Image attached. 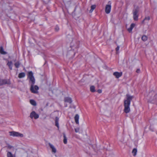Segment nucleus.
<instances>
[{
    "label": "nucleus",
    "instance_id": "nucleus-6",
    "mask_svg": "<svg viewBox=\"0 0 157 157\" xmlns=\"http://www.w3.org/2000/svg\"><path fill=\"white\" fill-rule=\"evenodd\" d=\"M138 11L136 9L133 12V17L135 21H137L138 20V15L137 14Z\"/></svg>",
    "mask_w": 157,
    "mask_h": 157
},
{
    "label": "nucleus",
    "instance_id": "nucleus-33",
    "mask_svg": "<svg viewBox=\"0 0 157 157\" xmlns=\"http://www.w3.org/2000/svg\"><path fill=\"white\" fill-rule=\"evenodd\" d=\"M7 65H8V66L9 67H10V63H9V62H8V63H7Z\"/></svg>",
    "mask_w": 157,
    "mask_h": 157
},
{
    "label": "nucleus",
    "instance_id": "nucleus-1",
    "mask_svg": "<svg viewBox=\"0 0 157 157\" xmlns=\"http://www.w3.org/2000/svg\"><path fill=\"white\" fill-rule=\"evenodd\" d=\"M28 77L30 79L29 82L32 83L30 87V90L31 92L34 94L38 93V90H39V87L37 86H34L33 85L35 83V79L33 76V74L32 71H31L29 72Z\"/></svg>",
    "mask_w": 157,
    "mask_h": 157
},
{
    "label": "nucleus",
    "instance_id": "nucleus-14",
    "mask_svg": "<svg viewBox=\"0 0 157 157\" xmlns=\"http://www.w3.org/2000/svg\"><path fill=\"white\" fill-rule=\"evenodd\" d=\"M64 101L65 102H68L69 103H71L72 102L71 98L69 97L65 98L64 99Z\"/></svg>",
    "mask_w": 157,
    "mask_h": 157
},
{
    "label": "nucleus",
    "instance_id": "nucleus-31",
    "mask_svg": "<svg viewBox=\"0 0 157 157\" xmlns=\"http://www.w3.org/2000/svg\"><path fill=\"white\" fill-rule=\"evenodd\" d=\"M145 21V20L144 19L143 20V21H142V22H141V23H142V24H144V22Z\"/></svg>",
    "mask_w": 157,
    "mask_h": 157
},
{
    "label": "nucleus",
    "instance_id": "nucleus-15",
    "mask_svg": "<svg viewBox=\"0 0 157 157\" xmlns=\"http://www.w3.org/2000/svg\"><path fill=\"white\" fill-rule=\"evenodd\" d=\"M63 143L65 144H66L67 143V137L66 136L65 134L64 133H63Z\"/></svg>",
    "mask_w": 157,
    "mask_h": 157
},
{
    "label": "nucleus",
    "instance_id": "nucleus-25",
    "mask_svg": "<svg viewBox=\"0 0 157 157\" xmlns=\"http://www.w3.org/2000/svg\"><path fill=\"white\" fill-rule=\"evenodd\" d=\"M144 19L145 20H147L148 21H149L150 19V17L148 16L147 17H145Z\"/></svg>",
    "mask_w": 157,
    "mask_h": 157
},
{
    "label": "nucleus",
    "instance_id": "nucleus-3",
    "mask_svg": "<svg viewBox=\"0 0 157 157\" xmlns=\"http://www.w3.org/2000/svg\"><path fill=\"white\" fill-rule=\"evenodd\" d=\"M148 97V101L157 104V94L154 95V92H151L149 93Z\"/></svg>",
    "mask_w": 157,
    "mask_h": 157
},
{
    "label": "nucleus",
    "instance_id": "nucleus-20",
    "mask_svg": "<svg viewBox=\"0 0 157 157\" xmlns=\"http://www.w3.org/2000/svg\"><path fill=\"white\" fill-rule=\"evenodd\" d=\"M90 90L92 92H94L95 91V87L94 86H92L90 87Z\"/></svg>",
    "mask_w": 157,
    "mask_h": 157
},
{
    "label": "nucleus",
    "instance_id": "nucleus-18",
    "mask_svg": "<svg viewBox=\"0 0 157 157\" xmlns=\"http://www.w3.org/2000/svg\"><path fill=\"white\" fill-rule=\"evenodd\" d=\"M30 102L31 104L35 106L36 105V101L33 100H31Z\"/></svg>",
    "mask_w": 157,
    "mask_h": 157
},
{
    "label": "nucleus",
    "instance_id": "nucleus-9",
    "mask_svg": "<svg viewBox=\"0 0 157 157\" xmlns=\"http://www.w3.org/2000/svg\"><path fill=\"white\" fill-rule=\"evenodd\" d=\"M48 144L50 148L52 149V152L54 153H56V150L54 146L50 143H49Z\"/></svg>",
    "mask_w": 157,
    "mask_h": 157
},
{
    "label": "nucleus",
    "instance_id": "nucleus-32",
    "mask_svg": "<svg viewBox=\"0 0 157 157\" xmlns=\"http://www.w3.org/2000/svg\"><path fill=\"white\" fill-rule=\"evenodd\" d=\"M118 50H116V53L117 54H118Z\"/></svg>",
    "mask_w": 157,
    "mask_h": 157
},
{
    "label": "nucleus",
    "instance_id": "nucleus-29",
    "mask_svg": "<svg viewBox=\"0 0 157 157\" xmlns=\"http://www.w3.org/2000/svg\"><path fill=\"white\" fill-rule=\"evenodd\" d=\"M10 157H16L15 155H13L10 152Z\"/></svg>",
    "mask_w": 157,
    "mask_h": 157
},
{
    "label": "nucleus",
    "instance_id": "nucleus-28",
    "mask_svg": "<svg viewBox=\"0 0 157 157\" xmlns=\"http://www.w3.org/2000/svg\"><path fill=\"white\" fill-rule=\"evenodd\" d=\"M97 92L99 93H101L102 92V90H101L99 89L98 90Z\"/></svg>",
    "mask_w": 157,
    "mask_h": 157
},
{
    "label": "nucleus",
    "instance_id": "nucleus-26",
    "mask_svg": "<svg viewBox=\"0 0 157 157\" xmlns=\"http://www.w3.org/2000/svg\"><path fill=\"white\" fill-rule=\"evenodd\" d=\"M55 29L57 31H58L59 30V26H56L55 27Z\"/></svg>",
    "mask_w": 157,
    "mask_h": 157
},
{
    "label": "nucleus",
    "instance_id": "nucleus-5",
    "mask_svg": "<svg viewBox=\"0 0 157 157\" xmlns=\"http://www.w3.org/2000/svg\"><path fill=\"white\" fill-rule=\"evenodd\" d=\"M30 117L31 119L34 118L35 119H36L39 118V115L36 113L35 111H33L30 114Z\"/></svg>",
    "mask_w": 157,
    "mask_h": 157
},
{
    "label": "nucleus",
    "instance_id": "nucleus-4",
    "mask_svg": "<svg viewBox=\"0 0 157 157\" xmlns=\"http://www.w3.org/2000/svg\"><path fill=\"white\" fill-rule=\"evenodd\" d=\"M11 136L14 137L16 136L20 137H22L24 136V135L22 134L15 131L10 132Z\"/></svg>",
    "mask_w": 157,
    "mask_h": 157
},
{
    "label": "nucleus",
    "instance_id": "nucleus-12",
    "mask_svg": "<svg viewBox=\"0 0 157 157\" xmlns=\"http://www.w3.org/2000/svg\"><path fill=\"white\" fill-rule=\"evenodd\" d=\"M8 83L7 80L5 79H0V86Z\"/></svg>",
    "mask_w": 157,
    "mask_h": 157
},
{
    "label": "nucleus",
    "instance_id": "nucleus-24",
    "mask_svg": "<svg viewBox=\"0 0 157 157\" xmlns=\"http://www.w3.org/2000/svg\"><path fill=\"white\" fill-rule=\"evenodd\" d=\"M75 132H79V128H75Z\"/></svg>",
    "mask_w": 157,
    "mask_h": 157
},
{
    "label": "nucleus",
    "instance_id": "nucleus-37",
    "mask_svg": "<svg viewBox=\"0 0 157 157\" xmlns=\"http://www.w3.org/2000/svg\"><path fill=\"white\" fill-rule=\"evenodd\" d=\"M14 149V150H15V151H16L15 149L14 148V149Z\"/></svg>",
    "mask_w": 157,
    "mask_h": 157
},
{
    "label": "nucleus",
    "instance_id": "nucleus-10",
    "mask_svg": "<svg viewBox=\"0 0 157 157\" xmlns=\"http://www.w3.org/2000/svg\"><path fill=\"white\" fill-rule=\"evenodd\" d=\"M59 118L58 117H56L55 120V125L57 127L58 129L59 128Z\"/></svg>",
    "mask_w": 157,
    "mask_h": 157
},
{
    "label": "nucleus",
    "instance_id": "nucleus-17",
    "mask_svg": "<svg viewBox=\"0 0 157 157\" xmlns=\"http://www.w3.org/2000/svg\"><path fill=\"white\" fill-rule=\"evenodd\" d=\"M96 6L95 5H92L91 6V9L90 10V12L92 13L94 10L96 8Z\"/></svg>",
    "mask_w": 157,
    "mask_h": 157
},
{
    "label": "nucleus",
    "instance_id": "nucleus-2",
    "mask_svg": "<svg viewBox=\"0 0 157 157\" xmlns=\"http://www.w3.org/2000/svg\"><path fill=\"white\" fill-rule=\"evenodd\" d=\"M126 99L124 100V112L127 113L130 111V105L131 101L133 98V96H131L129 94H127L126 95Z\"/></svg>",
    "mask_w": 157,
    "mask_h": 157
},
{
    "label": "nucleus",
    "instance_id": "nucleus-8",
    "mask_svg": "<svg viewBox=\"0 0 157 157\" xmlns=\"http://www.w3.org/2000/svg\"><path fill=\"white\" fill-rule=\"evenodd\" d=\"M122 75V72H115L113 73V75L115 76L117 78H118L121 77Z\"/></svg>",
    "mask_w": 157,
    "mask_h": 157
},
{
    "label": "nucleus",
    "instance_id": "nucleus-13",
    "mask_svg": "<svg viewBox=\"0 0 157 157\" xmlns=\"http://www.w3.org/2000/svg\"><path fill=\"white\" fill-rule=\"evenodd\" d=\"M75 123L77 124H79V116L78 114H76L75 117Z\"/></svg>",
    "mask_w": 157,
    "mask_h": 157
},
{
    "label": "nucleus",
    "instance_id": "nucleus-21",
    "mask_svg": "<svg viewBox=\"0 0 157 157\" xmlns=\"http://www.w3.org/2000/svg\"><path fill=\"white\" fill-rule=\"evenodd\" d=\"M20 64V63L19 62H17L14 64V65H15V67L17 68H18L19 67Z\"/></svg>",
    "mask_w": 157,
    "mask_h": 157
},
{
    "label": "nucleus",
    "instance_id": "nucleus-34",
    "mask_svg": "<svg viewBox=\"0 0 157 157\" xmlns=\"http://www.w3.org/2000/svg\"><path fill=\"white\" fill-rule=\"evenodd\" d=\"M119 48H120V47L118 46H117V47L115 49H119Z\"/></svg>",
    "mask_w": 157,
    "mask_h": 157
},
{
    "label": "nucleus",
    "instance_id": "nucleus-36",
    "mask_svg": "<svg viewBox=\"0 0 157 157\" xmlns=\"http://www.w3.org/2000/svg\"><path fill=\"white\" fill-rule=\"evenodd\" d=\"M0 49H3V47L2 46L0 47Z\"/></svg>",
    "mask_w": 157,
    "mask_h": 157
},
{
    "label": "nucleus",
    "instance_id": "nucleus-22",
    "mask_svg": "<svg viewBox=\"0 0 157 157\" xmlns=\"http://www.w3.org/2000/svg\"><path fill=\"white\" fill-rule=\"evenodd\" d=\"M137 149L136 148H134L133 149L132 151V153H134V154L133 155L134 156H135L136 155V153L137 152Z\"/></svg>",
    "mask_w": 157,
    "mask_h": 157
},
{
    "label": "nucleus",
    "instance_id": "nucleus-30",
    "mask_svg": "<svg viewBox=\"0 0 157 157\" xmlns=\"http://www.w3.org/2000/svg\"><path fill=\"white\" fill-rule=\"evenodd\" d=\"M7 156L8 157H10V152H8L7 153Z\"/></svg>",
    "mask_w": 157,
    "mask_h": 157
},
{
    "label": "nucleus",
    "instance_id": "nucleus-23",
    "mask_svg": "<svg viewBox=\"0 0 157 157\" xmlns=\"http://www.w3.org/2000/svg\"><path fill=\"white\" fill-rule=\"evenodd\" d=\"M0 53L2 54H5L6 52L4 51V50H0Z\"/></svg>",
    "mask_w": 157,
    "mask_h": 157
},
{
    "label": "nucleus",
    "instance_id": "nucleus-7",
    "mask_svg": "<svg viewBox=\"0 0 157 157\" xmlns=\"http://www.w3.org/2000/svg\"><path fill=\"white\" fill-rule=\"evenodd\" d=\"M111 5H106L105 8V12L107 14L109 13L111 11Z\"/></svg>",
    "mask_w": 157,
    "mask_h": 157
},
{
    "label": "nucleus",
    "instance_id": "nucleus-27",
    "mask_svg": "<svg viewBox=\"0 0 157 157\" xmlns=\"http://www.w3.org/2000/svg\"><path fill=\"white\" fill-rule=\"evenodd\" d=\"M140 70L139 69H137L136 71V72L137 73H140Z\"/></svg>",
    "mask_w": 157,
    "mask_h": 157
},
{
    "label": "nucleus",
    "instance_id": "nucleus-16",
    "mask_svg": "<svg viewBox=\"0 0 157 157\" xmlns=\"http://www.w3.org/2000/svg\"><path fill=\"white\" fill-rule=\"evenodd\" d=\"M25 76V73L24 72H22L18 74V77L19 78H21L24 77Z\"/></svg>",
    "mask_w": 157,
    "mask_h": 157
},
{
    "label": "nucleus",
    "instance_id": "nucleus-11",
    "mask_svg": "<svg viewBox=\"0 0 157 157\" xmlns=\"http://www.w3.org/2000/svg\"><path fill=\"white\" fill-rule=\"evenodd\" d=\"M135 25L134 23H132L130 27L128 29V30L129 33L132 32V30L135 26Z\"/></svg>",
    "mask_w": 157,
    "mask_h": 157
},
{
    "label": "nucleus",
    "instance_id": "nucleus-19",
    "mask_svg": "<svg viewBox=\"0 0 157 157\" xmlns=\"http://www.w3.org/2000/svg\"><path fill=\"white\" fill-rule=\"evenodd\" d=\"M142 40L144 41H145L147 39V37L145 35L141 37Z\"/></svg>",
    "mask_w": 157,
    "mask_h": 157
},
{
    "label": "nucleus",
    "instance_id": "nucleus-35",
    "mask_svg": "<svg viewBox=\"0 0 157 157\" xmlns=\"http://www.w3.org/2000/svg\"><path fill=\"white\" fill-rule=\"evenodd\" d=\"M10 149H14V148L12 147H11L10 146Z\"/></svg>",
    "mask_w": 157,
    "mask_h": 157
}]
</instances>
